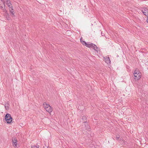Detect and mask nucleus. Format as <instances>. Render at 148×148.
<instances>
[{"label":"nucleus","mask_w":148,"mask_h":148,"mask_svg":"<svg viewBox=\"0 0 148 148\" xmlns=\"http://www.w3.org/2000/svg\"><path fill=\"white\" fill-rule=\"evenodd\" d=\"M6 2V4L8 6L10 7L12 4L9 0H0V7L2 9H4L5 8V3Z\"/></svg>","instance_id":"obj_1"},{"label":"nucleus","mask_w":148,"mask_h":148,"mask_svg":"<svg viewBox=\"0 0 148 148\" xmlns=\"http://www.w3.org/2000/svg\"><path fill=\"white\" fill-rule=\"evenodd\" d=\"M134 79L138 80L141 77V73L139 71L135 70L134 73Z\"/></svg>","instance_id":"obj_2"},{"label":"nucleus","mask_w":148,"mask_h":148,"mask_svg":"<svg viewBox=\"0 0 148 148\" xmlns=\"http://www.w3.org/2000/svg\"><path fill=\"white\" fill-rule=\"evenodd\" d=\"M5 120L8 123H10L12 121V118L11 115L7 113L5 116Z\"/></svg>","instance_id":"obj_3"},{"label":"nucleus","mask_w":148,"mask_h":148,"mask_svg":"<svg viewBox=\"0 0 148 148\" xmlns=\"http://www.w3.org/2000/svg\"><path fill=\"white\" fill-rule=\"evenodd\" d=\"M142 11L145 15L148 16V7L142 8Z\"/></svg>","instance_id":"obj_4"},{"label":"nucleus","mask_w":148,"mask_h":148,"mask_svg":"<svg viewBox=\"0 0 148 148\" xmlns=\"http://www.w3.org/2000/svg\"><path fill=\"white\" fill-rule=\"evenodd\" d=\"M104 59L106 63L107 64H110V58L109 57H104Z\"/></svg>","instance_id":"obj_5"},{"label":"nucleus","mask_w":148,"mask_h":148,"mask_svg":"<svg viewBox=\"0 0 148 148\" xmlns=\"http://www.w3.org/2000/svg\"><path fill=\"white\" fill-rule=\"evenodd\" d=\"M84 125L86 130L88 132L90 131L91 130V128L89 125L88 124V123H85Z\"/></svg>","instance_id":"obj_6"},{"label":"nucleus","mask_w":148,"mask_h":148,"mask_svg":"<svg viewBox=\"0 0 148 148\" xmlns=\"http://www.w3.org/2000/svg\"><path fill=\"white\" fill-rule=\"evenodd\" d=\"M17 140L15 138H14L12 139L13 145L15 147H16L17 145Z\"/></svg>","instance_id":"obj_7"},{"label":"nucleus","mask_w":148,"mask_h":148,"mask_svg":"<svg viewBox=\"0 0 148 148\" xmlns=\"http://www.w3.org/2000/svg\"><path fill=\"white\" fill-rule=\"evenodd\" d=\"M10 11L11 13L12 14V16H14V13L15 12L14 11L12 7H10Z\"/></svg>","instance_id":"obj_8"},{"label":"nucleus","mask_w":148,"mask_h":148,"mask_svg":"<svg viewBox=\"0 0 148 148\" xmlns=\"http://www.w3.org/2000/svg\"><path fill=\"white\" fill-rule=\"evenodd\" d=\"M82 119L83 120V122L84 123H87V118L86 116H82Z\"/></svg>","instance_id":"obj_9"},{"label":"nucleus","mask_w":148,"mask_h":148,"mask_svg":"<svg viewBox=\"0 0 148 148\" xmlns=\"http://www.w3.org/2000/svg\"><path fill=\"white\" fill-rule=\"evenodd\" d=\"M47 111H52V108L49 105L47 104Z\"/></svg>","instance_id":"obj_10"},{"label":"nucleus","mask_w":148,"mask_h":148,"mask_svg":"<svg viewBox=\"0 0 148 148\" xmlns=\"http://www.w3.org/2000/svg\"><path fill=\"white\" fill-rule=\"evenodd\" d=\"M92 43H90V42H87L86 43V44L85 46L88 47H91L92 46Z\"/></svg>","instance_id":"obj_11"},{"label":"nucleus","mask_w":148,"mask_h":148,"mask_svg":"<svg viewBox=\"0 0 148 148\" xmlns=\"http://www.w3.org/2000/svg\"><path fill=\"white\" fill-rule=\"evenodd\" d=\"M91 47H93L95 51H97V49L98 48L97 46L96 45L93 43H92V46Z\"/></svg>","instance_id":"obj_12"},{"label":"nucleus","mask_w":148,"mask_h":148,"mask_svg":"<svg viewBox=\"0 0 148 148\" xmlns=\"http://www.w3.org/2000/svg\"><path fill=\"white\" fill-rule=\"evenodd\" d=\"M9 104L8 103H7L5 104V108L6 110H9Z\"/></svg>","instance_id":"obj_13"},{"label":"nucleus","mask_w":148,"mask_h":148,"mask_svg":"<svg viewBox=\"0 0 148 148\" xmlns=\"http://www.w3.org/2000/svg\"><path fill=\"white\" fill-rule=\"evenodd\" d=\"M119 138H120V136L119 135H116V139L118 140V139H119V140H120V141H121V138H120V139H119Z\"/></svg>","instance_id":"obj_14"},{"label":"nucleus","mask_w":148,"mask_h":148,"mask_svg":"<svg viewBox=\"0 0 148 148\" xmlns=\"http://www.w3.org/2000/svg\"><path fill=\"white\" fill-rule=\"evenodd\" d=\"M81 42L84 45H85L86 44L87 42H86L85 41H81Z\"/></svg>","instance_id":"obj_15"},{"label":"nucleus","mask_w":148,"mask_h":148,"mask_svg":"<svg viewBox=\"0 0 148 148\" xmlns=\"http://www.w3.org/2000/svg\"><path fill=\"white\" fill-rule=\"evenodd\" d=\"M39 146H33L31 147V148H39Z\"/></svg>","instance_id":"obj_16"},{"label":"nucleus","mask_w":148,"mask_h":148,"mask_svg":"<svg viewBox=\"0 0 148 148\" xmlns=\"http://www.w3.org/2000/svg\"><path fill=\"white\" fill-rule=\"evenodd\" d=\"M43 106H44V107L45 108L46 110V102H45L43 103Z\"/></svg>","instance_id":"obj_17"},{"label":"nucleus","mask_w":148,"mask_h":148,"mask_svg":"<svg viewBox=\"0 0 148 148\" xmlns=\"http://www.w3.org/2000/svg\"><path fill=\"white\" fill-rule=\"evenodd\" d=\"M101 35L102 36H104L105 35V34L104 33H103L102 32H101Z\"/></svg>","instance_id":"obj_18"},{"label":"nucleus","mask_w":148,"mask_h":148,"mask_svg":"<svg viewBox=\"0 0 148 148\" xmlns=\"http://www.w3.org/2000/svg\"><path fill=\"white\" fill-rule=\"evenodd\" d=\"M121 140H122V142H123V143H125V141L124 140H121Z\"/></svg>","instance_id":"obj_19"},{"label":"nucleus","mask_w":148,"mask_h":148,"mask_svg":"<svg viewBox=\"0 0 148 148\" xmlns=\"http://www.w3.org/2000/svg\"><path fill=\"white\" fill-rule=\"evenodd\" d=\"M49 112V114H51V112H50V111H49V112Z\"/></svg>","instance_id":"obj_20"},{"label":"nucleus","mask_w":148,"mask_h":148,"mask_svg":"<svg viewBox=\"0 0 148 148\" xmlns=\"http://www.w3.org/2000/svg\"><path fill=\"white\" fill-rule=\"evenodd\" d=\"M147 16L148 17H147V22L148 23V16Z\"/></svg>","instance_id":"obj_21"},{"label":"nucleus","mask_w":148,"mask_h":148,"mask_svg":"<svg viewBox=\"0 0 148 148\" xmlns=\"http://www.w3.org/2000/svg\"><path fill=\"white\" fill-rule=\"evenodd\" d=\"M9 17H8V18H7V19L8 20H9Z\"/></svg>","instance_id":"obj_22"},{"label":"nucleus","mask_w":148,"mask_h":148,"mask_svg":"<svg viewBox=\"0 0 148 148\" xmlns=\"http://www.w3.org/2000/svg\"><path fill=\"white\" fill-rule=\"evenodd\" d=\"M47 148H49V147H48Z\"/></svg>","instance_id":"obj_23"}]
</instances>
